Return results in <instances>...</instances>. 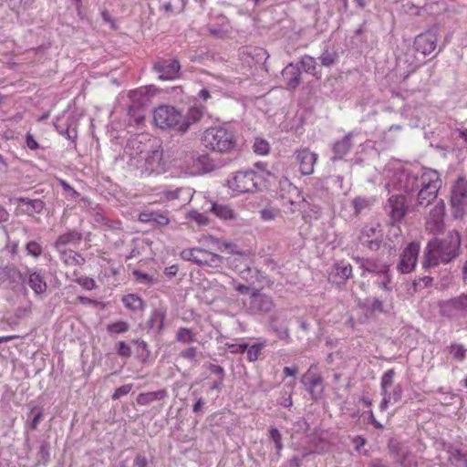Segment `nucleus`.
<instances>
[{"instance_id":"nucleus-64","label":"nucleus","mask_w":467,"mask_h":467,"mask_svg":"<svg viewBox=\"0 0 467 467\" xmlns=\"http://www.w3.org/2000/svg\"><path fill=\"white\" fill-rule=\"evenodd\" d=\"M290 465L292 467H300L301 465V460L297 457H294L290 460Z\"/></svg>"},{"instance_id":"nucleus-11","label":"nucleus","mask_w":467,"mask_h":467,"mask_svg":"<svg viewBox=\"0 0 467 467\" xmlns=\"http://www.w3.org/2000/svg\"><path fill=\"white\" fill-rule=\"evenodd\" d=\"M437 31L438 27L435 26L417 36L414 40L415 50L423 56H428L433 52L437 45Z\"/></svg>"},{"instance_id":"nucleus-46","label":"nucleus","mask_w":467,"mask_h":467,"mask_svg":"<svg viewBox=\"0 0 467 467\" xmlns=\"http://www.w3.org/2000/svg\"><path fill=\"white\" fill-rule=\"evenodd\" d=\"M132 388V384H125L120 386L119 388H117L112 395V400H116L129 394L131 391Z\"/></svg>"},{"instance_id":"nucleus-18","label":"nucleus","mask_w":467,"mask_h":467,"mask_svg":"<svg viewBox=\"0 0 467 467\" xmlns=\"http://www.w3.org/2000/svg\"><path fill=\"white\" fill-rule=\"evenodd\" d=\"M357 261L360 264V268L363 270L361 273L362 277L366 276V273L375 274L379 276L383 273L389 272L388 265L380 264L377 260L358 258Z\"/></svg>"},{"instance_id":"nucleus-1","label":"nucleus","mask_w":467,"mask_h":467,"mask_svg":"<svg viewBox=\"0 0 467 467\" xmlns=\"http://www.w3.org/2000/svg\"><path fill=\"white\" fill-rule=\"evenodd\" d=\"M397 182H390L387 184L389 191L399 190L406 192L419 189L417 202L420 206H428L438 195L441 187L440 174L432 169L424 168L420 173L410 174L405 171H400L394 174Z\"/></svg>"},{"instance_id":"nucleus-9","label":"nucleus","mask_w":467,"mask_h":467,"mask_svg":"<svg viewBox=\"0 0 467 467\" xmlns=\"http://www.w3.org/2000/svg\"><path fill=\"white\" fill-rule=\"evenodd\" d=\"M420 249V243L412 242L409 244L400 255V261L398 269L402 274H409L414 270L418 262V256Z\"/></svg>"},{"instance_id":"nucleus-61","label":"nucleus","mask_w":467,"mask_h":467,"mask_svg":"<svg viewBox=\"0 0 467 467\" xmlns=\"http://www.w3.org/2000/svg\"><path fill=\"white\" fill-rule=\"evenodd\" d=\"M9 218V214L7 213V211L0 206V223H4V222H6Z\"/></svg>"},{"instance_id":"nucleus-31","label":"nucleus","mask_w":467,"mask_h":467,"mask_svg":"<svg viewBox=\"0 0 467 467\" xmlns=\"http://www.w3.org/2000/svg\"><path fill=\"white\" fill-rule=\"evenodd\" d=\"M176 339L178 342L190 344L196 340V336L191 328L180 327L176 334Z\"/></svg>"},{"instance_id":"nucleus-63","label":"nucleus","mask_w":467,"mask_h":467,"mask_svg":"<svg viewBox=\"0 0 467 467\" xmlns=\"http://www.w3.org/2000/svg\"><path fill=\"white\" fill-rule=\"evenodd\" d=\"M202 406H203V401L202 400V399H199L193 405V411L198 412L202 409Z\"/></svg>"},{"instance_id":"nucleus-42","label":"nucleus","mask_w":467,"mask_h":467,"mask_svg":"<svg viewBox=\"0 0 467 467\" xmlns=\"http://www.w3.org/2000/svg\"><path fill=\"white\" fill-rule=\"evenodd\" d=\"M261 219L265 222L275 220L280 215V211L275 208L267 207L261 211Z\"/></svg>"},{"instance_id":"nucleus-50","label":"nucleus","mask_w":467,"mask_h":467,"mask_svg":"<svg viewBox=\"0 0 467 467\" xmlns=\"http://www.w3.org/2000/svg\"><path fill=\"white\" fill-rule=\"evenodd\" d=\"M131 348L125 341H119L118 345V354L121 357L129 358L131 356Z\"/></svg>"},{"instance_id":"nucleus-33","label":"nucleus","mask_w":467,"mask_h":467,"mask_svg":"<svg viewBox=\"0 0 467 467\" xmlns=\"http://www.w3.org/2000/svg\"><path fill=\"white\" fill-rule=\"evenodd\" d=\"M396 372L393 368L388 369L380 379L381 393H388V389L393 384Z\"/></svg>"},{"instance_id":"nucleus-40","label":"nucleus","mask_w":467,"mask_h":467,"mask_svg":"<svg viewBox=\"0 0 467 467\" xmlns=\"http://www.w3.org/2000/svg\"><path fill=\"white\" fill-rule=\"evenodd\" d=\"M30 412L34 413V417L30 422V429L35 431L37 429V426L43 417L44 409L41 406H33Z\"/></svg>"},{"instance_id":"nucleus-21","label":"nucleus","mask_w":467,"mask_h":467,"mask_svg":"<svg viewBox=\"0 0 467 467\" xmlns=\"http://www.w3.org/2000/svg\"><path fill=\"white\" fill-rule=\"evenodd\" d=\"M59 253V257L66 265H81L84 263V258L71 249H57Z\"/></svg>"},{"instance_id":"nucleus-20","label":"nucleus","mask_w":467,"mask_h":467,"mask_svg":"<svg viewBox=\"0 0 467 467\" xmlns=\"http://www.w3.org/2000/svg\"><path fill=\"white\" fill-rule=\"evenodd\" d=\"M27 284L36 296L47 292V284L44 276L37 271H28Z\"/></svg>"},{"instance_id":"nucleus-19","label":"nucleus","mask_w":467,"mask_h":467,"mask_svg":"<svg viewBox=\"0 0 467 467\" xmlns=\"http://www.w3.org/2000/svg\"><path fill=\"white\" fill-rule=\"evenodd\" d=\"M139 221L141 223H155L161 226L170 223L168 214L159 211H142L139 214Z\"/></svg>"},{"instance_id":"nucleus-4","label":"nucleus","mask_w":467,"mask_h":467,"mask_svg":"<svg viewBox=\"0 0 467 467\" xmlns=\"http://www.w3.org/2000/svg\"><path fill=\"white\" fill-rule=\"evenodd\" d=\"M275 180V176L268 171L256 165L254 170L239 171L234 172L227 181L231 191L236 194L263 191Z\"/></svg>"},{"instance_id":"nucleus-36","label":"nucleus","mask_w":467,"mask_h":467,"mask_svg":"<svg viewBox=\"0 0 467 467\" xmlns=\"http://www.w3.org/2000/svg\"><path fill=\"white\" fill-rule=\"evenodd\" d=\"M130 329V325L126 321H117L114 323H110L107 326L108 332L111 334H123L126 333Z\"/></svg>"},{"instance_id":"nucleus-41","label":"nucleus","mask_w":467,"mask_h":467,"mask_svg":"<svg viewBox=\"0 0 467 467\" xmlns=\"http://www.w3.org/2000/svg\"><path fill=\"white\" fill-rule=\"evenodd\" d=\"M26 251L28 255L38 258L43 253V248L37 242L30 241L26 244Z\"/></svg>"},{"instance_id":"nucleus-24","label":"nucleus","mask_w":467,"mask_h":467,"mask_svg":"<svg viewBox=\"0 0 467 467\" xmlns=\"http://www.w3.org/2000/svg\"><path fill=\"white\" fill-rule=\"evenodd\" d=\"M211 211L222 220H234L236 218V213L229 205L213 203Z\"/></svg>"},{"instance_id":"nucleus-17","label":"nucleus","mask_w":467,"mask_h":467,"mask_svg":"<svg viewBox=\"0 0 467 467\" xmlns=\"http://www.w3.org/2000/svg\"><path fill=\"white\" fill-rule=\"evenodd\" d=\"M82 240V234L76 230H69L60 234L55 242L56 249H67V246H77Z\"/></svg>"},{"instance_id":"nucleus-56","label":"nucleus","mask_w":467,"mask_h":467,"mask_svg":"<svg viewBox=\"0 0 467 467\" xmlns=\"http://www.w3.org/2000/svg\"><path fill=\"white\" fill-rule=\"evenodd\" d=\"M234 288L241 295H246L250 293V287L244 285V284H235L234 281H233Z\"/></svg>"},{"instance_id":"nucleus-39","label":"nucleus","mask_w":467,"mask_h":467,"mask_svg":"<svg viewBox=\"0 0 467 467\" xmlns=\"http://www.w3.org/2000/svg\"><path fill=\"white\" fill-rule=\"evenodd\" d=\"M253 149L259 155H266L270 150V145L267 140L257 138L254 142Z\"/></svg>"},{"instance_id":"nucleus-51","label":"nucleus","mask_w":467,"mask_h":467,"mask_svg":"<svg viewBox=\"0 0 467 467\" xmlns=\"http://www.w3.org/2000/svg\"><path fill=\"white\" fill-rule=\"evenodd\" d=\"M26 147L32 150H36L39 149L38 142L35 140L33 134L30 132L26 133Z\"/></svg>"},{"instance_id":"nucleus-55","label":"nucleus","mask_w":467,"mask_h":467,"mask_svg":"<svg viewBox=\"0 0 467 467\" xmlns=\"http://www.w3.org/2000/svg\"><path fill=\"white\" fill-rule=\"evenodd\" d=\"M196 354H197V348L194 347H192L185 350H182L181 352V357L187 358V359H193L196 357Z\"/></svg>"},{"instance_id":"nucleus-5","label":"nucleus","mask_w":467,"mask_h":467,"mask_svg":"<svg viewBox=\"0 0 467 467\" xmlns=\"http://www.w3.org/2000/svg\"><path fill=\"white\" fill-rule=\"evenodd\" d=\"M153 121L155 126L161 130L173 129L181 133H185L190 127V122L180 110L167 105L159 106L154 109Z\"/></svg>"},{"instance_id":"nucleus-7","label":"nucleus","mask_w":467,"mask_h":467,"mask_svg":"<svg viewBox=\"0 0 467 467\" xmlns=\"http://www.w3.org/2000/svg\"><path fill=\"white\" fill-rule=\"evenodd\" d=\"M451 205L455 217H462L467 212V180L460 177L451 191Z\"/></svg>"},{"instance_id":"nucleus-22","label":"nucleus","mask_w":467,"mask_h":467,"mask_svg":"<svg viewBox=\"0 0 467 467\" xmlns=\"http://www.w3.org/2000/svg\"><path fill=\"white\" fill-rule=\"evenodd\" d=\"M331 275L339 277V282L344 284L352 276V266L349 263L344 261L337 262L334 265Z\"/></svg>"},{"instance_id":"nucleus-25","label":"nucleus","mask_w":467,"mask_h":467,"mask_svg":"<svg viewBox=\"0 0 467 467\" xmlns=\"http://www.w3.org/2000/svg\"><path fill=\"white\" fill-rule=\"evenodd\" d=\"M16 201L20 206L26 207L25 212L28 214H31L33 213H40L44 209V202L39 199L30 200L27 198L21 197L18 198Z\"/></svg>"},{"instance_id":"nucleus-12","label":"nucleus","mask_w":467,"mask_h":467,"mask_svg":"<svg viewBox=\"0 0 467 467\" xmlns=\"http://www.w3.org/2000/svg\"><path fill=\"white\" fill-rule=\"evenodd\" d=\"M314 62V60H299L297 63H289L282 71L283 78L286 83V88L288 89H295L300 83V67L299 64L302 67H309L310 64Z\"/></svg>"},{"instance_id":"nucleus-16","label":"nucleus","mask_w":467,"mask_h":467,"mask_svg":"<svg viewBox=\"0 0 467 467\" xmlns=\"http://www.w3.org/2000/svg\"><path fill=\"white\" fill-rule=\"evenodd\" d=\"M296 160L299 163V170L304 175H310L314 172V166L317 160V154L308 149H302L296 152Z\"/></svg>"},{"instance_id":"nucleus-29","label":"nucleus","mask_w":467,"mask_h":467,"mask_svg":"<svg viewBox=\"0 0 467 467\" xmlns=\"http://www.w3.org/2000/svg\"><path fill=\"white\" fill-rule=\"evenodd\" d=\"M229 28L230 26L227 21L223 22L220 26L210 25L207 27L210 35L222 39L228 36L230 33Z\"/></svg>"},{"instance_id":"nucleus-10","label":"nucleus","mask_w":467,"mask_h":467,"mask_svg":"<svg viewBox=\"0 0 467 467\" xmlns=\"http://www.w3.org/2000/svg\"><path fill=\"white\" fill-rule=\"evenodd\" d=\"M445 204L440 200L431 210L426 222V231L430 234H437L444 229Z\"/></svg>"},{"instance_id":"nucleus-23","label":"nucleus","mask_w":467,"mask_h":467,"mask_svg":"<svg viewBox=\"0 0 467 467\" xmlns=\"http://www.w3.org/2000/svg\"><path fill=\"white\" fill-rule=\"evenodd\" d=\"M166 318V313L162 309H155L152 311L150 317L148 321V325L150 328H156L160 334L164 328V321Z\"/></svg>"},{"instance_id":"nucleus-34","label":"nucleus","mask_w":467,"mask_h":467,"mask_svg":"<svg viewBox=\"0 0 467 467\" xmlns=\"http://www.w3.org/2000/svg\"><path fill=\"white\" fill-rule=\"evenodd\" d=\"M365 22L355 30L354 36L352 37V43L357 46V47L364 48L368 47L367 42H366V36H365V28H364Z\"/></svg>"},{"instance_id":"nucleus-53","label":"nucleus","mask_w":467,"mask_h":467,"mask_svg":"<svg viewBox=\"0 0 467 467\" xmlns=\"http://www.w3.org/2000/svg\"><path fill=\"white\" fill-rule=\"evenodd\" d=\"M179 190L163 192L162 196L161 197V201L165 202L175 200L179 197Z\"/></svg>"},{"instance_id":"nucleus-43","label":"nucleus","mask_w":467,"mask_h":467,"mask_svg":"<svg viewBox=\"0 0 467 467\" xmlns=\"http://www.w3.org/2000/svg\"><path fill=\"white\" fill-rule=\"evenodd\" d=\"M352 203H353L355 212L357 213H359L362 210L368 208L371 204V202L368 199H366L364 197H356L353 200Z\"/></svg>"},{"instance_id":"nucleus-54","label":"nucleus","mask_w":467,"mask_h":467,"mask_svg":"<svg viewBox=\"0 0 467 467\" xmlns=\"http://www.w3.org/2000/svg\"><path fill=\"white\" fill-rule=\"evenodd\" d=\"M388 395H390L391 401H394V402L399 401L401 399V396H402V388H401V386L400 385H397L393 389L392 392L388 393Z\"/></svg>"},{"instance_id":"nucleus-27","label":"nucleus","mask_w":467,"mask_h":467,"mask_svg":"<svg viewBox=\"0 0 467 467\" xmlns=\"http://www.w3.org/2000/svg\"><path fill=\"white\" fill-rule=\"evenodd\" d=\"M124 306L131 311L142 310L144 307L143 300L134 294H129L122 297Z\"/></svg>"},{"instance_id":"nucleus-38","label":"nucleus","mask_w":467,"mask_h":467,"mask_svg":"<svg viewBox=\"0 0 467 467\" xmlns=\"http://www.w3.org/2000/svg\"><path fill=\"white\" fill-rule=\"evenodd\" d=\"M203 116V110L198 107H192L189 109L187 115L184 116V119L190 122V125L192 123H196L201 120Z\"/></svg>"},{"instance_id":"nucleus-26","label":"nucleus","mask_w":467,"mask_h":467,"mask_svg":"<svg viewBox=\"0 0 467 467\" xmlns=\"http://www.w3.org/2000/svg\"><path fill=\"white\" fill-rule=\"evenodd\" d=\"M167 395V391L165 389H161L157 391H151L147 393H140L137 397V403L139 405H148L154 400H162Z\"/></svg>"},{"instance_id":"nucleus-2","label":"nucleus","mask_w":467,"mask_h":467,"mask_svg":"<svg viewBox=\"0 0 467 467\" xmlns=\"http://www.w3.org/2000/svg\"><path fill=\"white\" fill-rule=\"evenodd\" d=\"M201 246L186 248L181 252V257L183 260L191 261L198 265H205L213 268L221 267L223 263V257L213 252H225L233 244L223 242L212 235H203L199 239Z\"/></svg>"},{"instance_id":"nucleus-58","label":"nucleus","mask_w":467,"mask_h":467,"mask_svg":"<svg viewBox=\"0 0 467 467\" xmlns=\"http://www.w3.org/2000/svg\"><path fill=\"white\" fill-rule=\"evenodd\" d=\"M283 372H284V375L285 378L287 377H295L297 372H298V368L297 367H285L284 369H283Z\"/></svg>"},{"instance_id":"nucleus-35","label":"nucleus","mask_w":467,"mask_h":467,"mask_svg":"<svg viewBox=\"0 0 467 467\" xmlns=\"http://www.w3.org/2000/svg\"><path fill=\"white\" fill-rule=\"evenodd\" d=\"M266 346L265 341H262L256 344L252 345L250 348H247V359L250 362L256 361L261 354L262 349Z\"/></svg>"},{"instance_id":"nucleus-8","label":"nucleus","mask_w":467,"mask_h":467,"mask_svg":"<svg viewBox=\"0 0 467 467\" xmlns=\"http://www.w3.org/2000/svg\"><path fill=\"white\" fill-rule=\"evenodd\" d=\"M302 383L306 386L313 400L320 398L324 391L323 378L315 365H312L303 375Z\"/></svg>"},{"instance_id":"nucleus-44","label":"nucleus","mask_w":467,"mask_h":467,"mask_svg":"<svg viewBox=\"0 0 467 467\" xmlns=\"http://www.w3.org/2000/svg\"><path fill=\"white\" fill-rule=\"evenodd\" d=\"M269 437L274 441L275 449L279 452L283 449L282 435L276 428L269 430Z\"/></svg>"},{"instance_id":"nucleus-60","label":"nucleus","mask_w":467,"mask_h":467,"mask_svg":"<svg viewBox=\"0 0 467 467\" xmlns=\"http://www.w3.org/2000/svg\"><path fill=\"white\" fill-rule=\"evenodd\" d=\"M134 275L139 281L149 282L150 280V277L147 274H142L140 271H134Z\"/></svg>"},{"instance_id":"nucleus-15","label":"nucleus","mask_w":467,"mask_h":467,"mask_svg":"<svg viewBox=\"0 0 467 467\" xmlns=\"http://www.w3.org/2000/svg\"><path fill=\"white\" fill-rule=\"evenodd\" d=\"M165 171V161L163 160V150H152L144 161V172L148 175L161 174Z\"/></svg>"},{"instance_id":"nucleus-49","label":"nucleus","mask_w":467,"mask_h":467,"mask_svg":"<svg viewBox=\"0 0 467 467\" xmlns=\"http://www.w3.org/2000/svg\"><path fill=\"white\" fill-rule=\"evenodd\" d=\"M378 284L379 287L384 290H389V284H390V276L389 275V272L383 273L382 275L378 276Z\"/></svg>"},{"instance_id":"nucleus-48","label":"nucleus","mask_w":467,"mask_h":467,"mask_svg":"<svg viewBox=\"0 0 467 467\" xmlns=\"http://www.w3.org/2000/svg\"><path fill=\"white\" fill-rule=\"evenodd\" d=\"M225 346L232 354H243L244 351H246V349L248 348V344H246V343H239V344L226 343Z\"/></svg>"},{"instance_id":"nucleus-62","label":"nucleus","mask_w":467,"mask_h":467,"mask_svg":"<svg viewBox=\"0 0 467 467\" xmlns=\"http://www.w3.org/2000/svg\"><path fill=\"white\" fill-rule=\"evenodd\" d=\"M198 97H199L201 99H202V100L206 101V100L211 97V95H210V92H209L207 89L203 88V89H202V90L198 93Z\"/></svg>"},{"instance_id":"nucleus-52","label":"nucleus","mask_w":467,"mask_h":467,"mask_svg":"<svg viewBox=\"0 0 467 467\" xmlns=\"http://www.w3.org/2000/svg\"><path fill=\"white\" fill-rule=\"evenodd\" d=\"M369 310L371 313H382L384 312V306L381 300L378 298H374L370 306Z\"/></svg>"},{"instance_id":"nucleus-57","label":"nucleus","mask_w":467,"mask_h":467,"mask_svg":"<svg viewBox=\"0 0 467 467\" xmlns=\"http://www.w3.org/2000/svg\"><path fill=\"white\" fill-rule=\"evenodd\" d=\"M135 467H148V460L145 456L137 455L134 459Z\"/></svg>"},{"instance_id":"nucleus-14","label":"nucleus","mask_w":467,"mask_h":467,"mask_svg":"<svg viewBox=\"0 0 467 467\" xmlns=\"http://www.w3.org/2000/svg\"><path fill=\"white\" fill-rule=\"evenodd\" d=\"M180 68L179 60H157L154 64V70L158 74L159 78L163 80L178 78Z\"/></svg>"},{"instance_id":"nucleus-28","label":"nucleus","mask_w":467,"mask_h":467,"mask_svg":"<svg viewBox=\"0 0 467 467\" xmlns=\"http://www.w3.org/2000/svg\"><path fill=\"white\" fill-rule=\"evenodd\" d=\"M352 148L351 139L349 136H345L341 140L334 144L333 151L336 155L335 158L341 159Z\"/></svg>"},{"instance_id":"nucleus-6","label":"nucleus","mask_w":467,"mask_h":467,"mask_svg":"<svg viewBox=\"0 0 467 467\" xmlns=\"http://www.w3.org/2000/svg\"><path fill=\"white\" fill-rule=\"evenodd\" d=\"M202 141L206 149L218 152H229L235 147L233 132L222 127L207 129L202 135Z\"/></svg>"},{"instance_id":"nucleus-30","label":"nucleus","mask_w":467,"mask_h":467,"mask_svg":"<svg viewBox=\"0 0 467 467\" xmlns=\"http://www.w3.org/2000/svg\"><path fill=\"white\" fill-rule=\"evenodd\" d=\"M242 56L246 58H268L269 55L265 49L259 47H244L242 49Z\"/></svg>"},{"instance_id":"nucleus-59","label":"nucleus","mask_w":467,"mask_h":467,"mask_svg":"<svg viewBox=\"0 0 467 467\" xmlns=\"http://www.w3.org/2000/svg\"><path fill=\"white\" fill-rule=\"evenodd\" d=\"M382 395H383V399L379 405V409L381 410H384L387 409L388 404L391 402V397H390V395H388V393H382Z\"/></svg>"},{"instance_id":"nucleus-45","label":"nucleus","mask_w":467,"mask_h":467,"mask_svg":"<svg viewBox=\"0 0 467 467\" xmlns=\"http://www.w3.org/2000/svg\"><path fill=\"white\" fill-rule=\"evenodd\" d=\"M76 282L86 290H92L97 286L95 280L88 276L78 277L76 279Z\"/></svg>"},{"instance_id":"nucleus-32","label":"nucleus","mask_w":467,"mask_h":467,"mask_svg":"<svg viewBox=\"0 0 467 467\" xmlns=\"http://www.w3.org/2000/svg\"><path fill=\"white\" fill-rule=\"evenodd\" d=\"M448 351L453 359L462 361L466 357L467 349L462 344L451 343L448 347Z\"/></svg>"},{"instance_id":"nucleus-47","label":"nucleus","mask_w":467,"mask_h":467,"mask_svg":"<svg viewBox=\"0 0 467 467\" xmlns=\"http://www.w3.org/2000/svg\"><path fill=\"white\" fill-rule=\"evenodd\" d=\"M452 306L458 310H467V295H461L451 301Z\"/></svg>"},{"instance_id":"nucleus-3","label":"nucleus","mask_w":467,"mask_h":467,"mask_svg":"<svg viewBox=\"0 0 467 467\" xmlns=\"http://www.w3.org/2000/svg\"><path fill=\"white\" fill-rule=\"evenodd\" d=\"M461 235L457 231L449 232L443 238H434L426 247L423 267L447 264L458 255Z\"/></svg>"},{"instance_id":"nucleus-13","label":"nucleus","mask_w":467,"mask_h":467,"mask_svg":"<svg viewBox=\"0 0 467 467\" xmlns=\"http://www.w3.org/2000/svg\"><path fill=\"white\" fill-rule=\"evenodd\" d=\"M387 208L389 209V214L392 221L400 223L408 211L405 196L401 194L390 196L387 202Z\"/></svg>"},{"instance_id":"nucleus-37","label":"nucleus","mask_w":467,"mask_h":467,"mask_svg":"<svg viewBox=\"0 0 467 467\" xmlns=\"http://www.w3.org/2000/svg\"><path fill=\"white\" fill-rule=\"evenodd\" d=\"M186 219L194 221L198 225H207L210 220L207 215L198 211H191L186 214Z\"/></svg>"}]
</instances>
